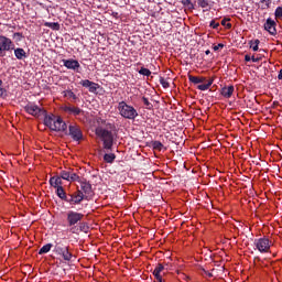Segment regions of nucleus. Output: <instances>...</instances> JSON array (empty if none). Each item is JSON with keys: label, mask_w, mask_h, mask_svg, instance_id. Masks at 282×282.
<instances>
[{"label": "nucleus", "mask_w": 282, "mask_h": 282, "mask_svg": "<svg viewBox=\"0 0 282 282\" xmlns=\"http://www.w3.org/2000/svg\"><path fill=\"white\" fill-rule=\"evenodd\" d=\"M153 275H154V279H158V278H160L161 275H160V272H158V271H153Z\"/></svg>", "instance_id": "46"}, {"label": "nucleus", "mask_w": 282, "mask_h": 282, "mask_svg": "<svg viewBox=\"0 0 282 282\" xmlns=\"http://www.w3.org/2000/svg\"><path fill=\"white\" fill-rule=\"evenodd\" d=\"M70 171H72V169L61 171L59 172V177L62 180H65L66 182H69Z\"/></svg>", "instance_id": "23"}, {"label": "nucleus", "mask_w": 282, "mask_h": 282, "mask_svg": "<svg viewBox=\"0 0 282 282\" xmlns=\"http://www.w3.org/2000/svg\"><path fill=\"white\" fill-rule=\"evenodd\" d=\"M139 74L141 76H151V70L149 68L141 67Z\"/></svg>", "instance_id": "36"}, {"label": "nucleus", "mask_w": 282, "mask_h": 282, "mask_svg": "<svg viewBox=\"0 0 282 282\" xmlns=\"http://www.w3.org/2000/svg\"><path fill=\"white\" fill-rule=\"evenodd\" d=\"M188 80L189 83H193V85H198L197 89H199V91H208V89H210V87L213 86V83H215V77L209 78L206 83V77L204 76L188 75Z\"/></svg>", "instance_id": "4"}, {"label": "nucleus", "mask_w": 282, "mask_h": 282, "mask_svg": "<svg viewBox=\"0 0 282 282\" xmlns=\"http://www.w3.org/2000/svg\"><path fill=\"white\" fill-rule=\"evenodd\" d=\"M119 115L126 120H135L138 117V110L133 106L128 105L126 101H120L117 106Z\"/></svg>", "instance_id": "3"}, {"label": "nucleus", "mask_w": 282, "mask_h": 282, "mask_svg": "<svg viewBox=\"0 0 282 282\" xmlns=\"http://www.w3.org/2000/svg\"><path fill=\"white\" fill-rule=\"evenodd\" d=\"M80 184V189L83 195H85V197H88L89 195H91V193H94V189L91 187V183H89V181H87L86 178H83L82 181H79Z\"/></svg>", "instance_id": "14"}, {"label": "nucleus", "mask_w": 282, "mask_h": 282, "mask_svg": "<svg viewBox=\"0 0 282 282\" xmlns=\"http://www.w3.org/2000/svg\"><path fill=\"white\" fill-rule=\"evenodd\" d=\"M261 1V3H265L268 0H260Z\"/></svg>", "instance_id": "50"}, {"label": "nucleus", "mask_w": 282, "mask_h": 282, "mask_svg": "<svg viewBox=\"0 0 282 282\" xmlns=\"http://www.w3.org/2000/svg\"><path fill=\"white\" fill-rule=\"evenodd\" d=\"M151 147L154 151H162V149H164V144L160 141H152Z\"/></svg>", "instance_id": "26"}, {"label": "nucleus", "mask_w": 282, "mask_h": 282, "mask_svg": "<svg viewBox=\"0 0 282 282\" xmlns=\"http://www.w3.org/2000/svg\"><path fill=\"white\" fill-rule=\"evenodd\" d=\"M182 4L188 10H195V4L191 0H182Z\"/></svg>", "instance_id": "31"}, {"label": "nucleus", "mask_w": 282, "mask_h": 282, "mask_svg": "<svg viewBox=\"0 0 282 282\" xmlns=\"http://www.w3.org/2000/svg\"><path fill=\"white\" fill-rule=\"evenodd\" d=\"M53 247H54V245H52V243H46V245H44V246L39 250V254H47V252H50V250H52Z\"/></svg>", "instance_id": "24"}, {"label": "nucleus", "mask_w": 282, "mask_h": 282, "mask_svg": "<svg viewBox=\"0 0 282 282\" xmlns=\"http://www.w3.org/2000/svg\"><path fill=\"white\" fill-rule=\"evenodd\" d=\"M24 111L30 116H34V118H40V116H44V124L48 127L51 131H67V123L63 121V118L56 115H47V111L41 107H39L34 102H29L24 106Z\"/></svg>", "instance_id": "1"}, {"label": "nucleus", "mask_w": 282, "mask_h": 282, "mask_svg": "<svg viewBox=\"0 0 282 282\" xmlns=\"http://www.w3.org/2000/svg\"><path fill=\"white\" fill-rule=\"evenodd\" d=\"M275 19H282V7H278L274 12Z\"/></svg>", "instance_id": "38"}, {"label": "nucleus", "mask_w": 282, "mask_h": 282, "mask_svg": "<svg viewBox=\"0 0 282 282\" xmlns=\"http://www.w3.org/2000/svg\"><path fill=\"white\" fill-rule=\"evenodd\" d=\"M62 63L66 69H73V72H80V63L78 59L69 58V59H62Z\"/></svg>", "instance_id": "13"}, {"label": "nucleus", "mask_w": 282, "mask_h": 282, "mask_svg": "<svg viewBox=\"0 0 282 282\" xmlns=\"http://www.w3.org/2000/svg\"><path fill=\"white\" fill-rule=\"evenodd\" d=\"M250 43H251L250 47L253 50V52H259V43H261V41L254 40L253 43L252 42Z\"/></svg>", "instance_id": "35"}, {"label": "nucleus", "mask_w": 282, "mask_h": 282, "mask_svg": "<svg viewBox=\"0 0 282 282\" xmlns=\"http://www.w3.org/2000/svg\"><path fill=\"white\" fill-rule=\"evenodd\" d=\"M205 54L208 56V54H210V51L207 50V51L205 52Z\"/></svg>", "instance_id": "49"}, {"label": "nucleus", "mask_w": 282, "mask_h": 282, "mask_svg": "<svg viewBox=\"0 0 282 282\" xmlns=\"http://www.w3.org/2000/svg\"><path fill=\"white\" fill-rule=\"evenodd\" d=\"M251 61H252V63H259V61H261V57H254V56H252V57H251Z\"/></svg>", "instance_id": "44"}, {"label": "nucleus", "mask_w": 282, "mask_h": 282, "mask_svg": "<svg viewBox=\"0 0 282 282\" xmlns=\"http://www.w3.org/2000/svg\"><path fill=\"white\" fill-rule=\"evenodd\" d=\"M13 39L17 43H21V41H23V33L21 32L13 33Z\"/></svg>", "instance_id": "34"}, {"label": "nucleus", "mask_w": 282, "mask_h": 282, "mask_svg": "<svg viewBox=\"0 0 282 282\" xmlns=\"http://www.w3.org/2000/svg\"><path fill=\"white\" fill-rule=\"evenodd\" d=\"M44 26L55 31L61 30V24L58 22H45Z\"/></svg>", "instance_id": "22"}, {"label": "nucleus", "mask_w": 282, "mask_h": 282, "mask_svg": "<svg viewBox=\"0 0 282 282\" xmlns=\"http://www.w3.org/2000/svg\"><path fill=\"white\" fill-rule=\"evenodd\" d=\"M163 270H164V264H162V263H159V264L155 267V269H154V271H156V273H158V272L161 273V272H163Z\"/></svg>", "instance_id": "40"}, {"label": "nucleus", "mask_w": 282, "mask_h": 282, "mask_svg": "<svg viewBox=\"0 0 282 282\" xmlns=\"http://www.w3.org/2000/svg\"><path fill=\"white\" fill-rule=\"evenodd\" d=\"M254 246L259 252H270V239L268 238L256 239Z\"/></svg>", "instance_id": "10"}, {"label": "nucleus", "mask_w": 282, "mask_h": 282, "mask_svg": "<svg viewBox=\"0 0 282 282\" xmlns=\"http://www.w3.org/2000/svg\"><path fill=\"white\" fill-rule=\"evenodd\" d=\"M79 85H82V87H85L86 89H88V91L90 94H97L98 89H100V84H97V83L91 82L89 79L80 80Z\"/></svg>", "instance_id": "12"}, {"label": "nucleus", "mask_w": 282, "mask_h": 282, "mask_svg": "<svg viewBox=\"0 0 282 282\" xmlns=\"http://www.w3.org/2000/svg\"><path fill=\"white\" fill-rule=\"evenodd\" d=\"M264 30L271 34V36H276V22L271 18L267 19L264 23Z\"/></svg>", "instance_id": "15"}, {"label": "nucleus", "mask_w": 282, "mask_h": 282, "mask_svg": "<svg viewBox=\"0 0 282 282\" xmlns=\"http://www.w3.org/2000/svg\"><path fill=\"white\" fill-rule=\"evenodd\" d=\"M220 94L224 98H232V94H235V86L230 85L223 87Z\"/></svg>", "instance_id": "17"}, {"label": "nucleus", "mask_w": 282, "mask_h": 282, "mask_svg": "<svg viewBox=\"0 0 282 282\" xmlns=\"http://www.w3.org/2000/svg\"><path fill=\"white\" fill-rule=\"evenodd\" d=\"M68 135H70L74 142H80L83 140V130L78 124L68 126Z\"/></svg>", "instance_id": "8"}, {"label": "nucleus", "mask_w": 282, "mask_h": 282, "mask_svg": "<svg viewBox=\"0 0 282 282\" xmlns=\"http://www.w3.org/2000/svg\"><path fill=\"white\" fill-rule=\"evenodd\" d=\"M209 28H213V30H217V28H219V22L212 20L209 23Z\"/></svg>", "instance_id": "39"}, {"label": "nucleus", "mask_w": 282, "mask_h": 282, "mask_svg": "<svg viewBox=\"0 0 282 282\" xmlns=\"http://www.w3.org/2000/svg\"><path fill=\"white\" fill-rule=\"evenodd\" d=\"M142 102L145 106V109H148L149 111L153 110V104L149 101V98L142 97Z\"/></svg>", "instance_id": "29"}, {"label": "nucleus", "mask_w": 282, "mask_h": 282, "mask_svg": "<svg viewBox=\"0 0 282 282\" xmlns=\"http://www.w3.org/2000/svg\"><path fill=\"white\" fill-rule=\"evenodd\" d=\"M8 90L3 87V80L0 79V98H6Z\"/></svg>", "instance_id": "30"}, {"label": "nucleus", "mask_w": 282, "mask_h": 282, "mask_svg": "<svg viewBox=\"0 0 282 282\" xmlns=\"http://www.w3.org/2000/svg\"><path fill=\"white\" fill-rule=\"evenodd\" d=\"M53 252L58 257H62V259L67 262L72 261L74 258V254L69 250V246H65L63 242H55Z\"/></svg>", "instance_id": "5"}, {"label": "nucleus", "mask_w": 282, "mask_h": 282, "mask_svg": "<svg viewBox=\"0 0 282 282\" xmlns=\"http://www.w3.org/2000/svg\"><path fill=\"white\" fill-rule=\"evenodd\" d=\"M14 56L18 58V61H23V58H28V53H25V50L18 47L14 48Z\"/></svg>", "instance_id": "19"}, {"label": "nucleus", "mask_w": 282, "mask_h": 282, "mask_svg": "<svg viewBox=\"0 0 282 282\" xmlns=\"http://www.w3.org/2000/svg\"><path fill=\"white\" fill-rule=\"evenodd\" d=\"M79 232H89V226L87 223H79Z\"/></svg>", "instance_id": "33"}, {"label": "nucleus", "mask_w": 282, "mask_h": 282, "mask_svg": "<svg viewBox=\"0 0 282 282\" xmlns=\"http://www.w3.org/2000/svg\"><path fill=\"white\" fill-rule=\"evenodd\" d=\"M104 160L107 162V164H113V162L116 161V154L113 153L105 154Z\"/></svg>", "instance_id": "25"}, {"label": "nucleus", "mask_w": 282, "mask_h": 282, "mask_svg": "<svg viewBox=\"0 0 282 282\" xmlns=\"http://www.w3.org/2000/svg\"><path fill=\"white\" fill-rule=\"evenodd\" d=\"M203 274H206V276H208L209 279H213V273L206 271L205 269H203Z\"/></svg>", "instance_id": "43"}, {"label": "nucleus", "mask_w": 282, "mask_h": 282, "mask_svg": "<svg viewBox=\"0 0 282 282\" xmlns=\"http://www.w3.org/2000/svg\"><path fill=\"white\" fill-rule=\"evenodd\" d=\"M160 85H162L164 89H169L170 87V84L166 82L164 77H160Z\"/></svg>", "instance_id": "37"}, {"label": "nucleus", "mask_w": 282, "mask_h": 282, "mask_svg": "<svg viewBox=\"0 0 282 282\" xmlns=\"http://www.w3.org/2000/svg\"><path fill=\"white\" fill-rule=\"evenodd\" d=\"M63 111H65V113H69L70 116H80V113H83V110L75 106H64Z\"/></svg>", "instance_id": "16"}, {"label": "nucleus", "mask_w": 282, "mask_h": 282, "mask_svg": "<svg viewBox=\"0 0 282 282\" xmlns=\"http://www.w3.org/2000/svg\"><path fill=\"white\" fill-rule=\"evenodd\" d=\"M198 7L204 9V12H208L210 10V1L208 0H197ZM208 8V9H206Z\"/></svg>", "instance_id": "21"}, {"label": "nucleus", "mask_w": 282, "mask_h": 282, "mask_svg": "<svg viewBox=\"0 0 282 282\" xmlns=\"http://www.w3.org/2000/svg\"><path fill=\"white\" fill-rule=\"evenodd\" d=\"M64 97L72 98L73 100H78V97L72 90H64Z\"/></svg>", "instance_id": "28"}, {"label": "nucleus", "mask_w": 282, "mask_h": 282, "mask_svg": "<svg viewBox=\"0 0 282 282\" xmlns=\"http://www.w3.org/2000/svg\"><path fill=\"white\" fill-rule=\"evenodd\" d=\"M83 178L74 172V170H70V176H69V182H78V184L82 182Z\"/></svg>", "instance_id": "27"}, {"label": "nucleus", "mask_w": 282, "mask_h": 282, "mask_svg": "<svg viewBox=\"0 0 282 282\" xmlns=\"http://www.w3.org/2000/svg\"><path fill=\"white\" fill-rule=\"evenodd\" d=\"M14 42L6 35H0V57L3 58L8 52L14 50Z\"/></svg>", "instance_id": "6"}, {"label": "nucleus", "mask_w": 282, "mask_h": 282, "mask_svg": "<svg viewBox=\"0 0 282 282\" xmlns=\"http://www.w3.org/2000/svg\"><path fill=\"white\" fill-rule=\"evenodd\" d=\"M84 217H85L84 214L70 210L67 213V218H66L67 224H68V226H76V224H80V221H83Z\"/></svg>", "instance_id": "9"}, {"label": "nucleus", "mask_w": 282, "mask_h": 282, "mask_svg": "<svg viewBox=\"0 0 282 282\" xmlns=\"http://www.w3.org/2000/svg\"><path fill=\"white\" fill-rule=\"evenodd\" d=\"M78 230H80L77 227L70 226L69 232H72V235H78Z\"/></svg>", "instance_id": "41"}, {"label": "nucleus", "mask_w": 282, "mask_h": 282, "mask_svg": "<svg viewBox=\"0 0 282 282\" xmlns=\"http://www.w3.org/2000/svg\"><path fill=\"white\" fill-rule=\"evenodd\" d=\"M84 199H87V196L83 194V191L77 189L73 194H69L66 202L70 204V206H78Z\"/></svg>", "instance_id": "7"}, {"label": "nucleus", "mask_w": 282, "mask_h": 282, "mask_svg": "<svg viewBox=\"0 0 282 282\" xmlns=\"http://www.w3.org/2000/svg\"><path fill=\"white\" fill-rule=\"evenodd\" d=\"M56 188V195L59 197V199H63L64 202H67V194L65 193V188L63 186L55 187Z\"/></svg>", "instance_id": "20"}, {"label": "nucleus", "mask_w": 282, "mask_h": 282, "mask_svg": "<svg viewBox=\"0 0 282 282\" xmlns=\"http://www.w3.org/2000/svg\"><path fill=\"white\" fill-rule=\"evenodd\" d=\"M95 133L100 138L106 151H113V132L104 128H97Z\"/></svg>", "instance_id": "2"}, {"label": "nucleus", "mask_w": 282, "mask_h": 282, "mask_svg": "<svg viewBox=\"0 0 282 282\" xmlns=\"http://www.w3.org/2000/svg\"><path fill=\"white\" fill-rule=\"evenodd\" d=\"M273 107H279V101H273Z\"/></svg>", "instance_id": "48"}, {"label": "nucleus", "mask_w": 282, "mask_h": 282, "mask_svg": "<svg viewBox=\"0 0 282 282\" xmlns=\"http://www.w3.org/2000/svg\"><path fill=\"white\" fill-rule=\"evenodd\" d=\"M50 185L53 186V188H59V186H63V178H61V176H53L50 178Z\"/></svg>", "instance_id": "18"}, {"label": "nucleus", "mask_w": 282, "mask_h": 282, "mask_svg": "<svg viewBox=\"0 0 282 282\" xmlns=\"http://www.w3.org/2000/svg\"><path fill=\"white\" fill-rule=\"evenodd\" d=\"M79 85H82V87H85L86 89H88V91L90 94H97L98 89H100V84H97V83L91 82L89 79L80 80Z\"/></svg>", "instance_id": "11"}, {"label": "nucleus", "mask_w": 282, "mask_h": 282, "mask_svg": "<svg viewBox=\"0 0 282 282\" xmlns=\"http://www.w3.org/2000/svg\"><path fill=\"white\" fill-rule=\"evenodd\" d=\"M278 80H282V68H281L280 72H279Z\"/></svg>", "instance_id": "47"}, {"label": "nucleus", "mask_w": 282, "mask_h": 282, "mask_svg": "<svg viewBox=\"0 0 282 282\" xmlns=\"http://www.w3.org/2000/svg\"><path fill=\"white\" fill-rule=\"evenodd\" d=\"M15 1L20 2L21 0H15Z\"/></svg>", "instance_id": "51"}, {"label": "nucleus", "mask_w": 282, "mask_h": 282, "mask_svg": "<svg viewBox=\"0 0 282 282\" xmlns=\"http://www.w3.org/2000/svg\"><path fill=\"white\" fill-rule=\"evenodd\" d=\"M245 61L246 63H250V61H252V57H250V55H245Z\"/></svg>", "instance_id": "45"}, {"label": "nucleus", "mask_w": 282, "mask_h": 282, "mask_svg": "<svg viewBox=\"0 0 282 282\" xmlns=\"http://www.w3.org/2000/svg\"><path fill=\"white\" fill-rule=\"evenodd\" d=\"M228 21H230V18H224L220 23L221 25H224V28L230 30L232 28V24L228 23Z\"/></svg>", "instance_id": "32"}, {"label": "nucleus", "mask_w": 282, "mask_h": 282, "mask_svg": "<svg viewBox=\"0 0 282 282\" xmlns=\"http://www.w3.org/2000/svg\"><path fill=\"white\" fill-rule=\"evenodd\" d=\"M214 52H218V50H224V44L223 43H219L218 45H215L213 47Z\"/></svg>", "instance_id": "42"}]
</instances>
